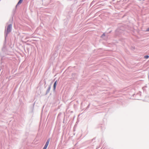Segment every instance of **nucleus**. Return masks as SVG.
<instances>
[{
  "label": "nucleus",
  "mask_w": 149,
  "mask_h": 149,
  "mask_svg": "<svg viewBox=\"0 0 149 149\" xmlns=\"http://www.w3.org/2000/svg\"><path fill=\"white\" fill-rule=\"evenodd\" d=\"M56 81L54 84V90H55V89H56Z\"/></svg>",
  "instance_id": "7ed1b4c3"
},
{
  "label": "nucleus",
  "mask_w": 149,
  "mask_h": 149,
  "mask_svg": "<svg viewBox=\"0 0 149 149\" xmlns=\"http://www.w3.org/2000/svg\"><path fill=\"white\" fill-rule=\"evenodd\" d=\"M146 31H149V27L147 29Z\"/></svg>",
  "instance_id": "0eeeda50"
},
{
  "label": "nucleus",
  "mask_w": 149,
  "mask_h": 149,
  "mask_svg": "<svg viewBox=\"0 0 149 149\" xmlns=\"http://www.w3.org/2000/svg\"><path fill=\"white\" fill-rule=\"evenodd\" d=\"M105 36L104 34H103L102 35V36Z\"/></svg>",
  "instance_id": "6e6552de"
},
{
  "label": "nucleus",
  "mask_w": 149,
  "mask_h": 149,
  "mask_svg": "<svg viewBox=\"0 0 149 149\" xmlns=\"http://www.w3.org/2000/svg\"><path fill=\"white\" fill-rule=\"evenodd\" d=\"M23 0H19L18 2L17 5H19L21 4L23 1Z\"/></svg>",
  "instance_id": "20e7f679"
},
{
  "label": "nucleus",
  "mask_w": 149,
  "mask_h": 149,
  "mask_svg": "<svg viewBox=\"0 0 149 149\" xmlns=\"http://www.w3.org/2000/svg\"><path fill=\"white\" fill-rule=\"evenodd\" d=\"M49 141H50V139H48L47 140V142H46V143L45 145L48 146L49 144Z\"/></svg>",
  "instance_id": "f03ea898"
},
{
  "label": "nucleus",
  "mask_w": 149,
  "mask_h": 149,
  "mask_svg": "<svg viewBox=\"0 0 149 149\" xmlns=\"http://www.w3.org/2000/svg\"><path fill=\"white\" fill-rule=\"evenodd\" d=\"M47 146L45 145L43 149H46Z\"/></svg>",
  "instance_id": "423d86ee"
},
{
  "label": "nucleus",
  "mask_w": 149,
  "mask_h": 149,
  "mask_svg": "<svg viewBox=\"0 0 149 149\" xmlns=\"http://www.w3.org/2000/svg\"><path fill=\"white\" fill-rule=\"evenodd\" d=\"M149 58V56H144V58L146 59L148 58Z\"/></svg>",
  "instance_id": "39448f33"
},
{
  "label": "nucleus",
  "mask_w": 149,
  "mask_h": 149,
  "mask_svg": "<svg viewBox=\"0 0 149 149\" xmlns=\"http://www.w3.org/2000/svg\"><path fill=\"white\" fill-rule=\"evenodd\" d=\"M11 27H12L11 24L9 25L7 27V32L8 33H9V32H10V31L11 30Z\"/></svg>",
  "instance_id": "f257e3e1"
}]
</instances>
